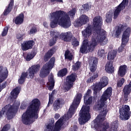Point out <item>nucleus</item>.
I'll return each instance as SVG.
<instances>
[{"label":"nucleus","mask_w":131,"mask_h":131,"mask_svg":"<svg viewBox=\"0 0 131 131\" xmlns=\"http://www.w3.org/2000/svg\"><path fill=\"white\" fill-rule=\"evenodd\" d=\"M103 20L101 16H95L93 19V26L89 25L84 31H82V34L84 37H90L92 35L93 30V36L91 41L84 40L80 48L79 53L81 54H87L92 53L95 51L98 42H103L106 38V32L101 31Z\"/></svg>","instance_id":"f257e3e1"},{"label":"nucleus","mask_w":131,"mask_h":131,"mask_svg":"<svg viewBox=\"0 0 131 131\" xmlns=\"http://www.w3.org/2000/svg\"><path fill=\"white\" fill-rule=\"evenodd\" d=\"M81 99H82V94L77 93L75 96L72 105L70 106L69 111L67 114L64 115L62 118H60L58 120L55 124V126L54 127L53 123L55 121L53 120L52 123H49L46 125V127L44 131H60L61 130V127L63 125V121H67L69 120L70 118L75 114L76 112V109L78 107L80 102L81 101Z\"/></svg>","instance_id":"f03ea898"},{"label":"nucleus","mask_w":131,"mask_h":131,"mask_svg":"<svg viewBox=\"0 0 131 131\" xmlns=\"http://www.w3.org/2000/svg\"><path fill=\"white\" fill-rule=\"evenodd\" d=\"M40 107V101L38 98H34L30 102L26 112L21 116V122L25 125L30 124L32 118H38V110Z\"/></svg>","instance_id":"7ed1b4c3"},{"label":"nucleus","mask_w":131,"mask_h":131,"mask_svg":"<svg viewBox=\"0 0 131 131\" xmlns=\"http://www.w3.org/2000/svg\"><path fill=\"white\" fill-rule=\"evenodd\" d=\"M51 19L50 27L55 28L59 24L63 28H69L72 25L70 17L66 12L62 10H57L50 13Z\"/></svg>","instance_id":"20e7f679"},{"label":"nucleus","mask_w":131,"mask_h":131,"mask_svg":"<svg viewBox=\"0 0 131 131\" xmlns=\"http://www.w3.org/2000/svg\"><path fill=\"white\" fill-rule=\"evenodd\" d=\"M106 118L104 117L103 118L100 117L99 119L96 118L94 120V127L96 130H99L100 128H101L100 131H117V128H118V122L117 121H115L112 123L110 128L109 123L102 122Z\"/></svg>","instance_id":"39448f33"},{"label":"nucleus","mask_w":131,"mask_h":131,"mask_svg":"<svg viewBox=\"0 0 131 131\" xmlns=\"http://www.w3.org/2000/svg\"><path fill=\"white\" fill-rule=\"evenodd\" d=\"M40 68V65H39V64H34L29 68L28 70L29 72H23L20 78L18 80L19 84H23V83L25 82V80H26V78H27L28 75L30 77V78H31V79L34 78L35 74H36L37 72L39 71Z\"/></svg>","instance_id":"423d86ee"},{"label":"nucleus","mask_w":131,"mask_h":131,"mask_svg":"<svg viewBox=\"0 0 131 131\" xmlns=\"http://www.w3.org/2000/svg\"><path fill=\"white\" fill-rule=\"evenodd\" d=\"M18 111V106L15 104L11 105L8 104L4 106L2 110L0 111V119L3 117L4 114L6 115L7 119L8 120H11L14 118L16 112Z\"/></svg>","instance_id":"0eeeda50"},{"label":"nucleus","mask_w":131,"mask_h":131,"mask_svg":"<svg viewBox=\"0 0 131 131\" xmlns=\"http://www.w3.org/2000/svg\"><path fill=\"white\" fill-rule=\"evenodd\" d=\"M91 107L90 106L83 105L79 113V118H78V121L79 124L82 125L85 124L86 122L91 119V114L90 113Z\"/></svg>","instance_id":"6e6552de"},{"label":"nucleus","mask_w":131,"mask_h":131,"mask_svg":"<svg viewBox=\"0 0 131 131\" xmlns=\"http://www.w3.org/2000/svg\"><path fill=\"white\" fill-rule=\"evenodd\" d=\"M131 29L130 27H127L123 32L121 39V45L118 48V52L121 53L124 50L125 47L129 41V36H130Z\"/></svg>","instance_id":"1a4fd4ad"},{"label":"nucleus","mask_w":131,"mask_h":131,"mask_svg":"<svg viewBox=\"0 0 131 131\" xmlns=\"http://www.w3.org/2000/svg\"><path fill=\"white\" fill-rule=\"evenodd\" d=\"M112 96V88L108 87L107 89L103 92L101 98L99 100L100 103H98L97 105V109L101 110L102 107L105 106V103L107 102L108 99H110V97Z\"/></svg>","instance_id":"9d476101"},{"label":"nucleus","mask_w":131,"mask_h":131,"mask_svg":"<svg viewBox=\"0 0 131 131\" xmlns=\"http://www.w3.org/2000/svg\"><path fill=\"white\" fill-rule=\"evenodd\" d=\"M108 83H109V79L108 78V77L104 76L100 78V82L95 83L94 85V87L93 88V94H94V95H97L98 92H100L103 88L107 86Z\"/></svg>","instance_id":"9b49d317"},{"label":"nucleus","mask_w":131,"mask_h":131,"mask_svg":"<svg viewBox=\"0 0 131 131\" xmlns=\"http://www.w3.org/2000/svg\"><path fill=\"white\" fill-rule=\"evenodd\" d=\"M130 108L127 105H122L119 109L120 118L121 120H128L130 118Z\"/></svg>","instance_id":"f8f14e48"},{"label":"nucleus","mask_w":131,"mask_h":131,"mask_svg":"<svg viewBox=\"0 0 131 131\" xmlns=\"http://www.w3.org/2000/svg\"><path fill=\"white\" fill-rule=\"evenodd\" d=\"M77 75L75 73H72L71 75L67 76L66 80V87L65 90L67 92L71 90L73 86V83L76 80Z\"/></svg>","instance_id":"ddd939ff"},{"label":"nucleus","mask_w":131,"mask_h":131,"mask_svg":"<svg viewBox=\"0 0 131 131\" xmlns=\"http://www.w3.org/2000/svg\"><path fill=\"white\" fill-rule=\"evenodd\" d=\"M128 4V0H123V1L117 7H115L114 12V19H117L121 11L125 9L126 5Z\"/></svg>","instance_id":"4468645a"},{"label":"nucleus","mask_w":131,"mask_h":131,"mask_svg":"<svg viewBox=\"0 0 131 131\" xmlns=\"http://www.w3.org/2000/svg\"><path fill=\"white\" fill-rule=\"evenodd\" d=\"M90 21V17L85 14L81 15L74 24L75 27H81L83 25H85L88 22Z\"/></svg>","instance_id":"2eb2a0df"},{"label":"nucleus","mask_w":131,"mask_h":131,"mask_svg":"<svg viewBox=\"0 0 131 131\" xmlns=\"http://www.w3.org/2000/svg\"><path fill=\"white\" fill-rule=\"evenodd\" d=\"M34 45H35V42L33 40L24 41L23 43L21 44V50L22 51L31 50Z\"/></svg>","instance_id":"dca6fc26"},{"label":"nucleus","mask_w":131,"mask_h":131,"mask_svg":"<svg viewBox=\"0 0 131 131\" xmlns=\"http://www.w3.org/2000/svg\"><path fill=\"white\" fill-rule=\"evenodd\" d=\"M65 104V100L63 98H57L53 103L54 111L57 112L61 109L63 105Z\"/></svg>","instance_id":"f3484780"},{"label":"nucleus","mask_w":131,"mask_h":131,"mask_svg":"<svg viewBox=\"0 0 131 131\" xmlns=\"http://www.w3.org/2000/svg\"><path fill=\"white\" fill-rule=\"evenodd\" d=\"M123 101L125 102H127L128 101V96L131 93V81L124 86L123 89Z\"/></svg>","instance_id":"a211bd4d"},{"label":"nucleus","mask_w":131,"mask_h":131,"mask_svg":"<svg viewBox=\"0 0 131 131\" xmlns=\"http://www.w3.org/2000/svg\"><path fill=\"white\" fill-rule=\"evenodd\" d=\"M84 103L86 106L91 105L93 103V96H92V90L88 89L84 95Z\"/></svg>","instance_id":"6ab92c4d"},{"label":"nucleus","mask_w":131,"mask_h":131,"mask_svg":"<svg viewBox=\"0 0 131 131\" xmlns=\"http://www.w3.org/2000/svg\"><path fill=\"white\" fill-rule=\"evenodd\" d=\"M126 27H127V24L126 23H123V24H120L118 26H116L115 36L117 38H119L121 33Z\"/></svg>","instance_id":"aec40b11"},{"label":"nucleus","mask_w":131,"mask_h":131,"mask_svg":"<svg viewBox=\"0 0 131 131\" xmlns=\"http://www.w3.org/2000/svg\"><path fill=\"white\" fill-rule=\"evenodd\" d=\"M51 36L52 37V38L50 39L49 42V47H53L57 42L58 38H59V34H57L56 32L50 31V32Z\"/></svg>","instance_id":"412c9836"},{"label":"nucleus","mask_w":131,"mask_h":131,"mask_svg":"<svg viewBox=\"0 0 131 131\" xmlns=\"http://www.w3.org/2000/svg\"><path fill=\"white\" fill-rule=\"evenodd\" d=\"M13 23H15L16 25H21L24 23V13H20L18 15L13 18Z\"/></svg>","instance_id":"4be33fe9"},{"label":"nucleus","mask_w":131,"mask_h":131,"mask_svg":"<svg viewBox=\"0 0 131 131\" xmlns=\"http://www.w3.org/2000/svg\"><path fill=\"white\" fill-rule=\"evenodd\" d=\"M55 52H56V48L55 47H53L52 49L48 50L43 56V59L44 62H48V61L52 58L53 55L55 54Z\"/></svg>","instance_id":"5701e85b"},{"label":"nucleus","mask_w":131,"mask_h":131,"mask_svg":"<svg viewBox=\"0 0 131 131\" xmlns=\"http://www.w3.org/2000/svg\"><path fill=\"white\" fill-rule=\"evenodd\" d=\"M89 67L91 72H95L97 69V65H98V58H93L89 62Z\"/></svg>","instance_id":"b1692460"},{"label":"nucleus","mask_w":131,"mask_h":131,"mask_svg":"<svg viewBox=\"0 0 131 131\" xmlns=\"http://www.w3.org/2000/svg\"><path fill=\"white\" fill-rule=\"evenodd\" d=\"M73 37V34L70 32H67L62 34V38L66 42H70Z\"/></svg>","instance_id":"393cba45"},{"label":"nucleus","mask_w":131,"mask_h":131,"mask_svg":"<svg viewBox=\"0 0 131 131\" xmlns=\"http://www.w3.org/2000/svg\"><path fill=\"white\" fill-rule=\"evenodd\" d=\"M14 6V0H11L8 7L4 10L3 16H8L12 12V9Z\"/></svg>","instance_id":"a878e982"},{"label":"nucleus","mask_w":131,"mask_h":131,"mask_svg":"<svg viewBox=\"0 0 131 131\" xmlns=\"http://www.w3.org/2000/svg\"><path fill=\"white\" fill-rule=\"evenodd\" d=\"M105 70L107 73H113L114 72L113 62L112 61H108L105 65Z\"/></svg>","instance_id":"bb28decb"},{"label":"nucleus","mask_w":131,"mask_h":131,"mask_svg":"<svg viewBox=\"0 0 131 131\" xmlns=\"http://www.w3.org/2000/svg\"><path fill=\"white\" fill-rule=\"evenodd\" d=\"M126 69H127V66L126 65L121 66L119 67L118 71V75L121 77H123L127 73Z\"/></svg>","instance_id":"cd10ccee"},{"label":"nucleus","mask_w":131,"mask_h":131,"mask_svg":"<svg viewBox=\"0 0 131 131\" xmlns=\"http://www.w3.org/2000/svg\"><path fill=\"white\" fill-rule=\"evenodd\" d=\"M49 74H50V71L47 70V68H46V67L43 66L40 71L39 76L41 78H46Z\"/></svg>","instance_id":"c85d7f7f"},{"label":"nucleus","mask_w":131,"mask_h":131,"mask_svg":"<svg viewBox=\"0 0 131 131\" xmlns=\"http://www.w3.org/2000/svg\"><path fill=\"white\" fill-rule=\"evenodd\" d=\"M55 61H56V59L54 57H53L50 59L48 63H46L43 67H46V68H47V70L49 71L50 69H52V68H53L54 66H55Z\"/></svg>","instance_id":"c756f323"},{"label":"nucleus","mask_w":131,"mask_h":131,"mask_svg":"<svg viewBox=\"0 0 131 131\" xmlns=\"http://www.w3.org/2000/svg\"><path fill=\"white\" fill-rule=\"evenodd\" d=\"M19 94H20V90L19 88L16 87L14 88L10 93V95L11 96V99H16L18 98V96H19Z\"/></svg>","instance_id":"7c9ffc66"},{"label":"nucleus","mask_w":131,"mask_h":131,"mask_svg":"<svg viewBox=\"0 0 131 131\" xmlns=\"http://www.w3.org/2000/svg\"><path fill=\"white\" fill-rule=\"evenodd\" d=\"M112 18H113V12L112 10H110L105 14V22L109 24L112 22Z\"/></svg>","instance_id":"2f4dec72"},{"label":"nucleus","mask_w":131,"mask_h":131,"mask_svg":"<svg viewBox=\"0 0 131 131\" xmlns=\"http://www.w3.org/2000/svg\"><path fill=\"white\" fill-rule=\"evenodd\" d=\"M29 28L30 30L28 32V34L32 35V34L34 35L36 33H37V27H36V25L31 24L30 25Z\"/></svg>","instance_id":"473e14b6"},{"label":"nucleus","mask_w":131,"mask_h":131,"mask_svg":"<svg viewBox=\"0 0 131 131\" xmlns=\"http://www.w3.org/2000/svg\"><path fill=\"white\" fill-rule=\"evenodd\" d=\"M67 72H68L67 68H64L58 72L57 76L62 78V77H64L66 75H67Z\"/></svg>","instance_id":"72a5a7b5"},{"label":"nucleus","mask_w":131,"mask_h":131,"mask_svg":"<svg viewBox=\"0 0 131 131\" xmlns=\"http://www.w3.org/2000/svg\"><path fill=\"white\" fill-rule=\"evenodd\" d=\"M48 80L49 81L48 90L49 91H52V90H54L55 86V80H54V77H53V76H50L48 79Z\"/></svg>","instance_id":"f704fd0d"},{"label":"nucleus","mask_w":131,"mask_h":131,"mask_svg":"<svg viewBox=\"0 0 131 131\" xmlns=\"http://www.w3.org/2000/svg\"><path fill=\"white\" fill-rule=\"evenodd\" d=\"M71 41V45L73 46V48H76V47H78V46H79L80 40L74 36L73 37Z\"/></svg>","instance_id":"c9c22d12"},{"label":"nucleus","mask_w":131,"mask_h":131,"mask_svg":"<svg viewBox=\"0 0 131 131\" xmlns=\"http://www.w3.org/2000/svg\"><path fill=\"white\" fill-rule=\"evenodd\" d=\"M64 57L66 59H68L69 61H72L73 59V55L70 52V51L67 50L64 53Z\"/></svg>","instance_id":"e433bc0d"},{"label":"nucleus","mask_w":131,"mask_h":131,"mask_svg":"<svg viewBox=\"0 0 131 131\" xmlns=\"http://www.w3.org/2000/svg\"><path fill=\"white\" fill-rule=\"evenodd\" d=\"M80 67H81V62L78 61L73 65L72 70H73V71H77V70L80 69Z\"/></svg>","instance_id":"4c0bfd02"},{"label":"nucleus","mask_w":131,"mask_h":131,"mask_svg":"<svg viewBox=\"0 0 131 131\" xmlns=\"http://www.w3.org/2000/svg\"><path fill=\"white\" fill-rule=\"evenodd\" d=\"M115 57H116V52L115 51L110 52L107 55V60H109L110 61L114 60Z\"/></svg>","instance_id":"58836bf2"},{"label":"nucleus","mask_w":131,"mask_h":131,"mask_svg":"<svg viewBox=\"0 0 131 131\" xmlns=\"http://www.w3.org/2000/svg\"><path fill=\"white\" fill-rule=\"evenodd\" d=\"M36 55V52H35V51H32L30 54H28L27 55V56L26 57V61H30V60H32V59H33V58H34V56Z\"/></svg>","instance_id":"ea45409f"},{"label":"nucleus","mask_w":131,"mask_h":131,"mask_svg":"<svg viewBox=\"0 0 131 131\" xmlns=\"http://www.w3.org/2000/svg\"><path fill=\"white\" fill-rule=\"evenodd\" d=\"M97 77H98V74H94L93 76L88 79L86 81L87 83H91V82H93Z\"/></svg>","instance_id":"a19ab883"},{"label":"nucleus","mask_w":131,"mask_h":131,"mask_svg":"<svg viewBox=\"0 0 131 131\" xmlns=\"http://www.w3.org/2000/svg\"><path fill=\"white\" fill-rule=\"evenodd\" d=\"M9 32V27H6L3 29V31L1 34L2 36H6L8 34V32Z\"/></svg>","instance_id":"79ce46f5"},{"label":"nucleus","mask_w":131,"mask_h":131,"mask_svg":"<svg viewBox=\"0 0 131 131\" xmlns=\"http://www.w3.org/2000/svg\"><path fill=\"white\" fill-rule=\"evenodd\" d=\"M98 55L100 58H104L105 57V50L103 49L98 50Z\"/></svg>","instance_id":"37998d69"},{"label":"nucleus","mask_w":131,"mask_h":131,"mask_svg":"<svg viewBox=\"0 0 131 131\" xmlns=\"http://www.w3.org/2000/svg\"><path fill=\"white\" fill-rule=\"evenodd\" d=\"M124 78H122L119 80L117 84V88H121L122 85H123V83H124Z\"/></svg>","instance_id":"c03bdc74"},{"label":"nucleus","mask_w":131,"mask_h":131,"mask_svg":"<svg viewBox=\"0 0 131 131\" xmlns=\"http://www.w3.org/2000/svg\"><path fill=\"white\" fill-rule=\"evenodd\" d=\"M75 14H76V9L75 8H73L69 11V15L71 17H74Z\"/></svg>","instance_id":"a18cd8bd"},{"label":"nucleus","mask_w":131,"mask_h":131,"mask_svg":"<svg viewBox=\"0 0 131 131\" xmlns=\"http://www.w3.org/2000/svg\"><path fill=\"white\" fill-rule=\"evenodd\" d=\"M3 69H4V67L0 66V75L1 74H4V73H6L7 72L8 76H9V71H8V69L6 68L5 70L3 71Z\"/></svg>","instance_id":"49530a36"},{"label":"nucleus","mask_w":131,"mask_h":131,"mask_svg":"<svg viewBox=\"0 0 131 131\" xmlns=\"http://www.w3.org/2000/svg\"><path fill=\"white\" fill-rule=\"evenodd\" d=\"M98 109L99 111H102V114L103 116H106L107 115V113H108V110H107V107H104V108H103V107H102L101 110H99V108Z\"/></svg>","instance_id":"de8ad7c7"},{"label":"nucleus","mask_w":131,"mask_h":131,"mask_svg":"<svg viewBox=\"0 0 131 131\" xmlns=\"http://www.w3.org/2000/svg\"><path fill=\"white\" fill-rule=\"evenodd\" d=\"M49 103H52L54 101V92H52L51 94H49Z\"/></svg>","instance_id":"09e8293b"},{"label":"nucleus","mask_w":131,"mask_h":131,"mask_svg":"<svg viewBox=\"0 0 131 131\" xmlns=\"http://www.w3.org/2000/svg\"><path fill=\"white\" fill-rule=\"evenodd\" d=\"M82 8L84 11H87V12L90 10V5L89 4H84L82 5Z\"/></svg>","instance_id":"8fccbe9b"},{"label":"nucleus","mask_w":131,"mask_h":131,"mask_svg":"<svg viewBox=\"0 0 131 131\" xmlns=\"http://www.w3.org/2000/svg\"><path fill=\"white\" fill-rule=\"evenodd\" d=\"M10 126V124H7L3 127L1 131H8L9 130V127Z\"/></svg>","instance_id":"3c124183"},{"label":"nucleus","mask_w":131,"mask_h":131,"mask_svg":"<svg viewBox=\"0 0 131 131\" xmlns=\"http://www.w3.org/2000/svg\"><path fill=\"white\" fill-rule=\"evenodd\" d=\"M50 3L53 5H55L56 3H63V0H50Z\"/></svg>","instance_id":"603ef678"},{"label":"nucleus","mask_w":131,"mask_h":131,"mask_svg":"<svg viewBox=\"0 0 131 131\" xmlns=\"http://www.w3.org/2000/svg\"><path fill=\"white\" fill-rule=\"evenodd\" d=\"M60 114H59L58 113H56L54 116V118L57 120L59 119V118H60Z\"/></svg>","instance_id":"864d4df0"},{"label":"nucleus","mask_w":131,"mask_h":131,"mask_svg":"<svg viewBox=\"0 0 131 131\" xmlns=\"http://www.w3.org/2000/svg\"><path fill=\"white\" fill-rule=\"evenodd\" d=\"M26 108V106H25V104L24 103H21L20 105V109H22L23 110H24V109Z\"/></svg>","instance_id":"5fc2aeb1"},{"label":"nucleus","mask_w":131,"mask_h":131,"mask_svg":"<svg viewBox=\"0 0 131 131\" xmlns=\"http://www.w3.org/2000/svg\"><path fill=\"white\" fill-rule=\"evenodd\" d=\"M28 2L27 3L28 6H30L31 5V2H32V0H28Z\"/></svg>","instance_id":"6e6d98bb"},{"label":"nucleus","mask_w":131,"mask_h":131,"mask_svg":"<svg viewBox=\"0 0 131 131\" xmlns=\"http://www.w3.org/2000/svg\"><path fill=\"white\" fill-rule=\"evenodd\" d=\"M52 104H53V102L51 101V102L50 103V101H49L48 104L47 106V108H49V106H50V105H52Z\"/></svg>","instance_id":"4d7b16f0"},{"label":"nucleus","mask_w":131,"mask_h":131,"mask_svg":"<svg viewBox=\"0 0 131 131\" xmlns=\"http://www.w3.org/2000/svg\"><path fill=\"white\" fill-rule=\"evenodd\" d=\"M43 25L44 27H48V23H47V22H44L43 23Z\"/></svg>","instance_id":"13d9d810"},{"label":"nucleus","mask_w":131,"mask_h":131,"mask_svg":"<svg viewBox=\"0 0 131 131\" xmlns=\"http://www.w3.org/2000/svg\"><path fill=\"white\" fill-rule=\"evenodd\" d=\"M17 39H19V40H22V39H23V37L22 36H18L17 37Z\"/></svg>","instance_id":"bf43d9fd"},{"label":"nucleus","mask_w":131,"mask_h":131,"mask_svg":"<svg viewBox=\"0 0 131 131\" xmlns=\"http://www.w3.org/2000/svg\"><path fill=\"white\" fill-rule=\"evenodd\" d=\"M128 130L131 131V125L130 124L128 127Z\"/></svg>","instance_id":"052dcab7"},{"label":"nucleus","mask_w":131,"mask_h":131,"mask_svg":"<svg viewBox=\"0 0 131 131\" xmlns=\"http://www.w3.org/2000/svg\"><path fill=\"white\" fill-rule=\"evenodd\" d=\"M76 128L77 129V126H76Z\"/></svg>","instance_id":"680f3d73"},{"label":"nucleus","mask_w":131,"mask_h":131,"mask_svg":"<svg viewBox=\"0 0 131 131\" xmlns=\"http://www.w3.org/2000/svg\"><path fill=\"white\" fill-rule=\"evenodd\" d=\"M0 25H1V23H0Z\"/></svg>","instance_id":"e2e57ef3"}]
</instances>
